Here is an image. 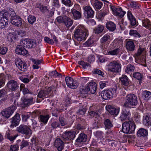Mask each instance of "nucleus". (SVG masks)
Returning a JSON list of instances; mask_svg holds the SVG:
<instances>
[{"instance_id": "f257e3e1", "label": "nucleus", "mask_w": 151, "mask_h": 151, "mask_svg": "<svg viewBox=\"0 0 151 151\" xmlns=\"http://www.w3.org/2000/svg\"><path fill=\"white\" fill-rule=\"evenodd\" d=\"M88 35V31L83 25H79L74 33V37L77 40L81 41Z\"/></svg>"}, {"instance_id": "f03ea898", "label": "nucleus", "mask_w": 151, "mask_h": 151, "mask_svg": "<svg viewBox=\"0 0 151 151\" xmlns=\"http://www.w3.org/2000/svg\"><path fill=\"white\" fill-rule=\"evenodd\" d=\"M136 125L132 121H126L123 123L122 125V129L124 133L131 134L134 133Z\"/></svg>"}, {"instance_id": "7ed1b4c3", "label": "nucleus", "mask_w": 151, "mask_h": 151, "mask_svg": "<svg viewBox=\"0 0 151 151\" xmlns=\"http://www.w3.org/2000/svg\"><path fill=\"white\" fill-rule=\"evenodd\" d=\"M108 71L114 73H118L121 71V65L118 60H114L110 62L106 66Z\"/></svg>"}, {"instance_id": "20e7f679", "label": "nucleus", "mask_w": 151, "mask_h": 151, "mask_svg": "<svg viewBox=\"0 0 151 151\" xmlns=\"http://www.w3.org/2000/svg\"><path fill=\"white\" fill-rule=\"evenodd\" d=\"M116 88L111 89L110 90H103L100 93L103 99L107 100L115 96L117 94Z\"/></svg>"}, {"instance_id": "39448f33", "label": "nucleus", "mask_w": 151, "mask_h": 151, "mask_svg": "<svg viewBox=\"0 0 151 151\" xmlns=\"http://www.w3.org/2000/svg\"><path fill=\"white\" fill-rule=\"evenodd\" d=\"M137 103V97L133 94H128L126 98V101L124 106L126 107L136 106Z\"/></svg>"}, {"instance_id": "423d86ee", "label": "nucleus", "mask_w": 151, "mask_h": 151, "mask_svg": "<svg viewBox=\"0 0 151 151\" xmlns=\"http://www.w3.org/2000/svg\"><path fill=\"white\" fill-rule=\"evenodd\" d=\"M10 20L12 24L17 27L21 26L22 24V19L19 16L17 15L14 12H12L10 14Z\"/></svg>"}, {"instance_id": "0eeeda50", "label": "nucleus", "mask_w": 151, "mask_h": 151, "mask_svg": "<svg viewBox=\"0 0 151 151\" xmlns=\"http://www.w3.org/2000/svg\"><path fill=\"white\" fill-rule=\"evenodd\" d=\"M8 16L7 13L0 12V28H4L8 25L9 22Z\"/></svg>"}, {"instance_id": "6e6552de", "label": "nucleus", "mask_w": 151, "mask_h": 151, "mask_svg": "<svg viewBox=\"0 0 151 151\" xmlns=\"http://www.w3.org/2000/svg\"><path fill=\"white\" fill-rule=\"evenodd\" d=\"M17 130L19 133L24 134L28 136V138L31 135L32 132L30 129L27 126L21 125L17 128Z\"/></svg>"}, {"instance_id": "1a4fd4ad", "label": "nucleus", "mask_w": 151, "mask_h": 151, "mask_svg": "<svg viewBox=\"0 0 151 151\" xmlns=\"http://www.w3.org/2000/svg\"><path fill=\"white\" fill-rule=\"evenodd\" d=\"M96 84L94 82H91L86 84L84 91L86 93L94 94L96 92Z\"/></svg>"}, {"instance_id": "9d476101", "label": "nucleus", "mask_w": 151, "mask_h": 151, "mask_svg": "<svg viewBox=\"0 0 151 151\" xmlns=\"http://www.w3.org/2000/svg\"><path fill=\"white\" fill-rule=\"evenodd\" d=\"M65 81L67 86L71 88L76 89L78 87V84L76 81L71 77H66Z\"/></svg>"}, {"instance_id": "9b49d317", "label": "nucleus", "mask_w": 151, "mask_h": 151, "mask_svg": "<svg viewBox=\"0 0 151 151\" xmlns=\"http://www.w3.org/2000/svg\"><path fill=\"white\" fill-rule=\"evenodd\" d=\"M16 109V107L15 106H12L4 110L1 112V114L2 116L8 118L12 115Z\"/></svg>"}, {"instance_id": "f8f14e48", "label": "nucleus", "mask_w": 151, "mask_h": 151, "mask_svg": "<svg viewBox=\"0 0 151 151\" xmlns=\"http://www.w3.org/2000/svg\"><path fill=\"white\" fill-rule=\"evenodd\" d=\"M110 8L114 15L120 17H122L126 13V12L122 11L120 7L116 8L114 6H111Z\"/></svg>"}, {"instance_id": "ddd939ff", "label": "nucleus", "mask_w": 151, "mask_h": 151, "mask_svg": "<svg viewBox=\"0 0 151 151\" xmlns=\"http://www.w3.org/2000/svg\"><path fill=\"white\" fill-rule=\"evenodd\" d=\"M15 63L16 66L20 70L23 71H25L27 70V66L26 64L22 62L20 59H16Z\"/></svg>"}, {"instance_id": "4468645a", "label": "nucleus", "mask_w": 151, "mask_h": 151, "mask_svg": "<svg viewBox=\"0 0 151 151\" xmlns=\"http://www.w3.org/2000/svg\"><path fill=\"white\" fill-rule=\"evenodd\" d=\"M20 44L23 47L29 48L32 47L35 44V43L32 40L26 39L21 40Z\"/></svg>"}, {"instance_id": "2eb2a0df", "label": "nucleus", "mask_w": 151, "mask_h": 151, "mask_svg": "<svg viewBox=\"0 0 151 151\" xmlns=\"http://www.w3.org/2000/svg\"><path fill=\"white\" fill-rule=\"evenodd\" d=\"M22 33V31H20L19 32H14L9 33L7 36V39L8 41L10 42H14L20 35L22 36V35L20 34Z\"/></svg>"}, {"instance_id": "dca6fc26", "label": "nucleus", "mask_w": 151, "mask_h": 151, "mask_svg": "<svg viewBox=\"0 0 151 151\" xmlns=\"http://www.w3.org/2000/svg\"><path fill=\"white\" fill-rule=\"evenodd\" d=\"M83 14L84 16L87 18L92 17L93 12L92 8L89 6H86L83 8Z\"/></svg>"}, {"instance_id": "f3484780", "label": "nucleus", "mask_w": 151, "mask_h": 151, "mask_svg": "<svg viewBox=\"0 0 151 151\" xmlns=\"http://www.w3.org/2000/svg\"><path fill=\"white\" fill-rule=\"evenodd\" d=\"M76 132L74 131L66 132L63 134V137L66 140L73 139L75 137Z\"/></svg>"}, {"instance_id": "a211bd4d", "label": "nucleus", "mask_w": 151, "mask_h": 151, "mask_svg": "<svg viewBox=\"0 0 151 151\" xmlns=\"http://www.w3.org/2000/svg\"><path fill=\"white\" fill-rule=\"evenodd\" d=\"M15 52L17 54H21L23 55H27L28 54V51L25 49L22 45H18L16 48Z\"/></svg>"}, {"instance_id": "6ab92c4d", "label": "nucleus", "mask_w": 151, "mask_h": 151, "mask_svg": "<svg viewBox=\"0 0 151 151\" xmlns=\"http://www.w3.org/2000/svg\"><path fill=\"white\" fill-rule=\"evenodd\" d=\"M20 120L19 114H16L11 119V124L10 127L13 128L14 127H16L18 125Z\"/></svg>"}, {"instance_id": "aec40b11", "label": "nucleus", "mask_w": 151, "mask_h": 151, "mask_svg": "<svg viewBox=\"0 0 151 151\" xmlns=\"http://www.w3.org/2000/svg\"><path fill=\"white\" fill-rule=\"evenodd\" d=\"M106 109L111 114L117 115L119 112V108H115L114 106L111 105H108L106 107Z\"/></svg>"}, {"instance_id": "412c9836", "label": "nucleus", "mask_w": 151, "mask_h": 151, "mask_svg": "<svg viewBox=\"0 0 151 151\" xmlns=\"http://www.w3.org/2000/svg\"><path fill=\"white\" fill-rule=\"evenodd\" d=\"M130 113L128 110L124 109L122 110L119 117L121 120L123 121L129 119Z\"/></svg>"}, {"instance_id": "4be33fe9", "label": "nucleus", "mask_w": 151, "mask_h": 151, "mask_svg": "<svg viewBox=\"0 0 151 151\" xmlns=\"http://www.w3.org/2000/svg\"><path fill=\"white\" fill-rule=\"evenodd\" d=\"M7 86L9 89L12 91L15 90L19 87L17 82L14 80L9 81L7 83Z\"/></svg>"}, {"instance_id": "5701e85b", "label": "nucleus", "mask_w": 151, "mask_h": 151, "mask_svg": "<svg viewBox=\"0 0 151 151\" xmlns=\"http://www.w3.org/2000/svg\"><path fill=\"white\" fill-rule=\"evenodd\" d=\"M54 145L59 151H61L63 149V142L59 138H58L55 140L54 143Z\"/></svg>"}, {"instance_id": "b1692460", "label": "nucleus", "mask_w": 151, "mask_h": 151, "mask_svg": "<svg viewBox=\"0 0 151 151\" xmlns=\"http://www.w3.org/2000/svg\"><path fill=\"white\" fill-rule=\"evenodd\" d=\"M143 124L147 127L151 125V115H146L143 116Z\"/></svg>"}, {"instance_id": "393cba45", "label": "nucleus", "mask_w": 151, "mask_h": 151, "mask_svg": "<svg viewBox=\"0 0 151 151\" xmlns=\"http://www.w3.org/2000/svg\"><path fill=\"white\" fill-rule=\"evenodd\" d=\"M87 136L83 133H81L76 140V144L79 145L82 142H85L87 139Z\"/></svg>"}, {"instance_id": "a878e982", "label": "nucleus", "mask_w": 151, "mask_h": 151, "mask_svg": "<svg viewBox=\"0 0 151 151\" xmlns=\"http://www.w3.org/2000/svg\"><path fill=\"white\" fill-rule=\"evenodd\" d=\"M35 7L39 8L41 12L43 13L48 12V10L47 6L44 5L40 3H38L36 4Z\"/></svg>"}, {"instance_id": "bb28decb", "label": "nucleus", "mask_w": 151, "mask_h": 151, "mask_svg": "<svg viewBox=\"0 0 151 151\" xmlns=\"http://www.w3.org/2000/svg\"><path fill=\"white\" fill-rule=\"evenodd\" d=\"M127 16L128 19L130 21L131 25L132 26H134L136 25V21L135 19L131 12L129 11L128 12Z\"/></svg>"}, {"instance_id": "cd10ccee", "label": "nucleus", "mask_w": 151, "mask_h": 151, "mask_svg": "<svg viewBox=\"0 0 151 151\" xmlns=\"http://www.w3.org/2000/svg\"><path fill=\"white\" fill-rule=\"evenodd\" d=\"M91 3L93 6L97 9H100L102 5V3L98 0H91Z\"/></svg>"}, {"instance_id": "c85d7f7f", "label": "nucleus", "mask_w": 151, "mask_h": 151, "mask_svg": "<svg viewBox=\"0 0 151 151\" xmlns=\"http://www.w3.org/2000/svg\"><path fill=\"white\" fill-rule=\"evenodd\" d=\"M71 12L74 18L75 19H78L81 18V14L79 12L74 9V8H73L71 10Z\"/></svg>"}, {"instance_id": "c756f323", "label": "nucleus", "mask_w": 151, "mask_h": 151, "mask_svg": "<svg viewBox=\"0 0 151 151\" xmlns=\"http://www.w3.org/2000/svg\"><path fill=\"white\" fill-rule=\"evenodd\" d=\"M64 23L66 26L68 27L72 25L73 20L69 17H64Z\"/></svg>"}, {"instance_id": "7c9ffc66", "label": "nucleus", "mask_w": 151, "mask_h": 151, "mask_svg": "<svg viewBox=\"0 0 151 151\" xmlns=\"http://www.w3.org/2000/svg\"><path fill=\"white\" fill-rule=\"evenodd\" d=\"M22 104L24 105V106L28 105L33 103V98H31L30 99H27L23 98L22 99Z\"/></svg>"}, {"instance_id": "2f4dec72", "label": "nucleus", "mask_w": 151, "mask_h": 151, "mask_svg": "<svg viewBox=\"0 0 151 151\" xmlns=\"http://www.w3.org/2000/svg\"><path fill=\"white\" fill-rule=\"evenodd\" d=\"M137 135L139 137L145 136L148 134L147 131L145 129L141 128L137 132Z\"/></svg>"}, {"instance_id": "473e14b6", "label": "nucleus", "mask_w": 151, "mask_h": 151, "mask_svg": "<svg viewBox=\"0 0 151 151\" xmlns=\"http://www.w3.org/2000/svg\"><path fill=\"white\" fill-rule=\"evenodd\" d=\"M106 27L108 29L111 31L114 30L116 28L115 24L111 22H107L106 24Z\"/></svg>"}, {"instance_id": "72a5a7b5", "label": "nucleus", "mask_w": 151, "mask_h": 151, "mask_svg": "<svg viewBox=\"0 0 151 151\" xmlns=\"http://www.w3.org/2000/svg\"><path fill=\"white\" fill-rule=\"evenodd\" d=\"M134 43L132 41H128L126 44V47L129 50L132 51L134 50Z\"/></svg>"}, {"instance_id": "f704fd0d", "label": "nucleus", "mask_w": 151, "mask_h": 151, "mask_svg": "<svg viewBox=\"0 0 151 151\" xmlns=\"http://www.w3.org/2000/svg\"><path fill=\"white\" fill-rule=\"evenodd\" d=\"M119 79L123 85L127 86L129 84L128 78L125 75H122Z\"/></svg>"}, {"instance_id": "c9c22d12", "label": "nucleus", "mask_w": 151, "mask_h": 151, "mask_svg": "<svg viewBox=\"0 0 151 151\" xmlns=\"http://www.w3.org/2000/svg\"><path fill=\"white\" fill-rule=\"evenodd\" d=\"M104 27L101 25H99L95 28L93 30L94 33L96 34H99L101 33L104 30Z\"/></svg>"}, {"instance_id": "e433bc0d", "label": "nucleus", "mask_w": 151, "mask_h": 151, "mask_svg": "<svg viewBox=\"0 0 151 151\" xmlns=\"http://www.w3.org/2000/svg\"><path fill=\"white\" fill-rule=\"evenodd\" d=\"M134 69V66L131 65H128L127 66L125 69L126 73L129 74H131V73L133 71Z\"/></svg>"}, {"instance_id": "4c0bfd02", "label": "nucleus", "mask_w": 151, "mask_h": 151, "mask_svg": "<svg viewBox=\"0 0 151 151\" xmlns=\"http://www.w3.org/2000/svg\"><path fill=\"white\" fill-rule=\"evenodd\" d=\"M49 118L48 115L46 116L40 115L39 118L41 122H43L45 124H46Z\"/></svg>"}, {"instance_id": "58836bf2", "label": "nucleus", "mask_w": 151, "mask_h": 151, "mask_svg": "<svg viewBox=\"0 0 151 151\" xmlns=\"http://www.w3.org/2000/svg\"><path fill=\"white\" fill-rule=\"evenodd\" d=\"M143 97L146 100H148L151 98V93L150 91H145L143 93Z\"/></svg>"}, {"instance_id": "ea45409f", "label": "nucleus", "mask_w": 151, "mask_h": 151, "mask_svg": "<svg viewBox=\"0 0 151 151\" xmlns=\"http://www.w3.org/2000/svg\"><path fill=\"white\" fill-rule=\"evenodd\" d=\"M19 79L22 81L24 83H27L31 80V79L29 78V76H28L27 75L20 77Z\"/></svg>"}, {"instance_id": "a19ab883", "label": "nucleus", "mask_w": 151, "mask_h": 151, "mask_svg": "<svg viewBox=\"0 0 151 151\" xmlns=\"http://www.w3.org/2000/svg\"><path fill=\"white\" fill-rule=\"evenodd\" d=\"M5 83V77L4 74H0V88L3 86Z\"/></svg>"}, {"instance_id": "79ce46f5", "label": "nucleus", "mask_w": 151, "mask_h": 151, "mask_svg": "<svg viewBox=\"0 0 151 151\" xmlns=\"http://www.w3.org/2000/svg\"><path fill=\"white\" fill-rule=\"evenodd\" d=\"M143 26L147 28H149L151 27V23L148 19H146L142 21Z\"/></svg>"}, {"instance_id": "37998d69", "label": "nucleus", "mask_w": 151, "mask_h": 151, "mask_svg": "<svg viewBox=\"0 0 151 151\" xmlns=\"http://www.w3.org/2000/svg\"><path fill=\"white\" fill-rule=\"evenodd\" d=\"M104 124L105 125L106 129H108L112 127L113 126L109 120L106 119L104 121Z\"/></svg>"}, {"instance_id": "c03bdc74", "label": "nucleus", "mask_w": 151, "mask_h": 151, "mask_svg": "<svg viewBox=\"0 0 151 151\" xmlns=\"http://www.w3.org/2000/svg\"><path fill=\"white\" fill-rule=\"evenodd\" d=\"M36 18L34 16L30 15L28 18V20L29 22L32 24H33L35 21Z\"/></svg>"}, {"instance_id": "a18cd8bd", "label": "nucleus", "mask_w": 151, "mask_h": 151, "mask_svg": "<svg viewBox=\"0 0 151 151\" xmlns=\"http://www.w3.org/2000/svg\"><path fill=\"white\" fill-rule=\"evenodd\" d=\"M120 51L119 49H116L114 50H111L108 52V54L114 55H117Z\"/></svg>"}, {"instance_id": "49530a36", "label": "nucleus", "mask_w": 151, "mask_h": 151, "mask_svg": "<svg viewBox=\"0 0 151 151\" xmlns=\"http://www.w3.org/2000/svg\"><path fill=\"white\" fill-rule=\"evenodd\" d=\"M129 34L135 37H139V33L136 30H131L129 32Z\"/></svg>"}, {"instance_id": "de8ad7c7", "label": "nucleus", "mask_w": 151, "mask_h": 151, "mask_svg": "<svg viewBox=\"0 0 151 151\" xmlns=\"http://www.w3.org/2000/svg\"><path fill=\"white\" fill-rule=\"evenodd\" d=\"M8 50L7 48L6 47H0V54L1 55H4L7 52Z\"/></svg>"}, {"instance_id": "09e8293b", "label": "nucleus", "mask_w": 151, "mask_h": 151, "mask_svg": "<svg viewBox=\"0 0 151 151\" xmlns=\"http://www.w3.org/2000/svg\"><path fill=\"white\" fill-rule=\"evenodd\" d=\"M134 77L138 80H141L142 78V76L140 73L136 72L133 74Z\"/></svg>"}, {"instance_id": "8fccbe9b", "label": "nucleus", "mask_w": 151, "mask_h": 151, "mask_svg": "<svg viewBox=\"0 0 151 151\" xmlns=\"http://www.w3.org/2000/svg\"><path fill=\"white\" fill-rule=\"evenodd\" d=\"M93 42V40L91 39H89L83 44V45L85 47H88L91 46Z\"/></svg>"}, {"instance_id": "3c124183", "label": "nucleus", "mask_w": 151, "mask_h": 151, "mask_svg": "<svg viewBox=\"0 0 151 151\" xmlns=\"http://www.w3.org/2000/svg\"><path fill=\"white\" fill-rule=\"evenodd\" d=\"M97 61L98 62H100V63H104L106 61V60L105 58L102 56L98 55L97 56Z\"/></svg>"}, {"instance_id": "603ef678", "label": "nucleus", "mask_w": 151, "mask_h": 151, "mask_svg": "<svg viewBox=\"0 0 151 151\" xmlns=\"http://www.w3.org/2000/svg\"><path fill=\"white\" fill-rule=\"evenodd\" d=\"M44 40L46 42L49 44L53 45L54 43L53 40H52L51 39L47 37H45Z\"/></svg>"}, {"instance_id": "864d4df0", "label": "nucleus", "mask_w": 151, "mask_h": 151, "mask_svg": "<svg viewBox=\"0 0 151 151\" xmlns=\"http://www.w3.org/2000/svg\"><path fill=\"white\" fill-rule=\"evenodd\" d=\"M78 63L83 66L84 68H86L89 65V64L87 63H85L83 61H81L78 62Z\"/></svg>"}, {"instance_id": "5fc2aeb1", "label": "nucleus", "mask_w": 151, "mask_h": 151, "mask_svg": "<svg viewBox=\"0 0 151 151\" xmlns=\"http://www.w3.org/2000/svg\"><path fill=\"white\" fill-rule=\"evenodd\" d=\"M109 38V36L108 35H104L101 39V42L102 43L106 42V41L108 40Z\"/></svg>"}, {"instance_id": "6e6d98bb", "label": "nucleus", "mask_w": 151, "mask_h": 151, "mask_svg": "<svg viewBox=\"0 0 151 151\" xmlns=\"http://www.w3.org/2000/svg\"><path fill=\"white\" fill-rule=\"evenodd\" d=\"M6 136L7 138L8 139L11 141H12L14 140L15 138L17 137V135H15L14 136H11L10 135V134L9 133H6Z\"/></svg>"}, {"instance_id": "4d7b16f0", "label": "nucleus", "mask_w": 151, "mask_h": 151, "mask_svg": "<svg viewBox=\"0 0 151 151\" xmlns=\"http://www.w3.org/2000/svg\"><path fill=\"white\" fill-rule=\"evenodd\" d=\"M18 148V146L17 145H11L10 147L9 151H17Z\"/></svg>"}, {"instance_id": "13d9d810", "label": "nucleus", "mask_w": 151, "mask_h": 151, "mask_svg": "<svg viewBox=\"0 0 151 151\" xmlns=\"http://www.w3.org/2000/svg\"><path fill=\"white\" fill-rule=\"evenodd\" d=\"M62 1L65 5L69 6L71 5L70 0H62Z\"/></svg>"}, {"instance_id": "bf43d9fd", "label": "nucleus", "mask_w": 151, "mask_h": 151, "mask_svg": "<svg viewBox=\"0 0 151 151\" xmlns=\"http://www.w3.org/2000/svg\"><path fill=\"white\" fill-rule=\"evenodd\" d=\"M28 145V143L26 141H23L21 143L20 148L22 149Z\"/></svg>"}, {"instance_id": "052dcab7", "label": "nucleus", "mask_w": 151, "mask_h": 151, "mask_svg": "<svg viewBox=\"0 0 151 151\" xmlns=\"http://www.w3.org/2000/svg\"><path fill=\"white\" fill-rule=\"evenodd\" d=\"M88 24L89 25H94L96 24V22L93 19H90L87 22Z\"/></svg>"}, {"instance_id": "680f3d73", "label": "nucleus", "mask_w": 151, "mask_h": 151, "mask_svg": "<svg viewBox=\"0 0 151 151\" xmlns=\"http://www.w3.org/2000/svg\"><path fill=\"white\" fill-rule=\"evenodd\" d=\"M94 73L102 76H103L104 75V73L99 69L94 70Z\"/></svg>"}, {"instance_id": "e2e57ef3", "label": "nucleus", "mask_w": 151, "mask_h": 151, "mask_svg": "<svg viewBox=\"0 0 151 151\" xmlns=\"http://www.w3.org/2000/svg\"><path fill=\"white\" fill-rule=\"evenodd\" d=\"M31 60L34 64L36 65L40 64L41 62V60H39L37 59L32 58L31 59Z\"/></svg>"}, {"instance_id": "0e129e2a", "label": "nucleus", "mask_w": 151, "mask_h": 151, "mask_svg": "<svg viewBox=\"0 0 151 151\" xmlns=\"http://www.w3.org/2000/svg\"><path fill=\"white\" fill-rule=\"evenodd\" d=\"M86 112V109H82L79 110L77 112V114L79 115H83Z\"/></svg>"}, {"instance_id": "69168bd1", "label": "nucleus", "mask_w": 151, "mask_h": 151, "mask_svg": "<svg viewBox=\"0 0 151 151\" xmlns=\"http://www.w3.org/2000/svg\"><path fill=\"white\" fill-rule=\"evenodd\" d=\"M50 74L51 76L54 77L58 76L59 75V74L56 70L51 72L50 73Z\"/></svg>"}, {"instance_id": "338daca9", "label": "nucleus", "mask_w": 151, "mask_h": 151, "mask_svg": "<svg viewBox=\"0 0 151 151\" xmlns=\"http://www.w3.org/2000/svg\"><path fill=\"white\" fill-rule=\"evenodd\" d=\"M56 20L59 23L64 22V17L61 16L58 17L56 19Z\"/></svg>"}, {"instance_id": "774afa93", "label": "nucleus", "mask_w": 151, "mask_h": 151, "mask_svg": "<svg viewBox=\"0 0 151 151\" xmlns=\"http://www.w3.org/2000/svg\"><path fill=\"white\" fill-rule=\"evenodd\" d=\"M88 61L90 63H91L95 60V58L94 55H90L88 57Z\"/></svg>"}]
</instances>
